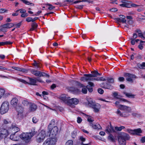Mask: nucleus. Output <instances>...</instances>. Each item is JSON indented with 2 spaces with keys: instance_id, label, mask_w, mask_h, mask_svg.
<instances>
[{
  "instance_id": "1",
  "label": "nucleus",
  "mask_w": 145,
  "mask_h": 145,
  "mask_svg": "<svg viewBox=\"0 0 145 145\" xmlns=\"http://www.w3.org/2000/svg\"><path fill=\"white\" fill-rule=\"evenodd\" d=\"M55 122L54 120H51L48 127V132L50 138H56V137L58 133V128L57 126H54Z\"/></svg>"
},
{
  "instance_id": "2",
  "label": "nucleus",
  "mask_w": 145,
  "mask_h": 145,
  "mask_svg": "<svg viewBox=\"0 0 145 145\" xmlns=\"http://www.w3.org/2000/svg\"><path fill=\"white\" fill-rule=\"evenodd\" d=\"M130 138V136L128 134L123 132L119 133L118 136V141L120 145H126V140H129Z\"/></svg>"
},
{
  "instance_id": "3",
  "label": "nucleus",
  "mask_w": 145,
  "mask_h": 145,
  "mask_svg": "<svg viewBox=\"0 0 145 145\" xmlns=\"http://www.w3.org/2000/svg\"><path fill=\"white\" fill-rule=\"evenodd\" d=\"M9 103L7 101L3 103L0 108V111L1 114H3L7 112L9 108Z\"/></svg>"
},
{
  "instance_id": "4",
  "label": "nucleus",
  "mask_w": 145,
  "mask_h": 145,
  "mask_svg": "<svg viewBox=\"0 0 145 145\" xmlns=\"http://www.w3.org/2000/svg\"><path fill=\"white\" fill-rule=\"evenodd\" d=\"M84 76H86L87 81L96 80L97 81H105L106 80L105 78L103 77H101L93 78L89 75V74H84Z\"/></svg>"
},
{
  "instance_id": "5",
  "label": "nucleus",
  "mask_w": 145,
  "mask_h": 145,
  "mask_svg": "<svg viewBox=\"0 0 145 145\" xmlns=\"http://www.w3.org/2000/svg\"><path fill=\"white\" fill-rule=\"evenodd\" d=\"M124 76L127 81L132 83L133 82V79L137 78V76L135 75L129 73H125Z\"/></svg>"
},
{
  "instance_id": "6",
  "label": "nucleus",
  "mask_w": 145,
  "mask_h": 145,
  "mask_svg": "<svg viewBox=\"0 0 145 145\" xmlns=\"http://www.w3.org/2000/svg\"><path fill=\"white\" fill-rule=\"evenodd\" d=\"M56 140L55 138H48L45 141L43 145H55Z\"/></svg>"
},
{
  "instance_id": "7",
  "label": "nucleus",
  "mask_w": 145,
  "mask_h": 145,
  "mask_svg": "<svg viewBox=\"0 0 145 145\" xmlns=\"http://www.w3.org/2000/svg\"><path fill=\"white\" fill-rule=\"evenodd\" d=\"M79 100L76 98H72L67 101V105L72 107H74L73 105H76L79 103Z\"/></svg>"
},
{
  "instance_id": "8",
  "label": "nucleus",
  "mask_w": 145,
  "mask_h": 145,
  "mask_svg": "<svg viewBox=\"0 0 145 145\" xmlns=\"http://www.w3.org/2000/svg\"><path fill=\"white\" fill-rule=\"evenodd\" d=\"M126 131L128 133L133 135H139V134L142 133V131L140 128H138L134 130L128 129H127Z\"/></svg>"
},
{
  "instance_id": "9",
  "label": "nucleus",
  "mask_w": 145,
  "mask_h": 145,
  "mask_svg": "<svg viewBox=\"0 0 145 145\" xmlns=\"http://www.w3.org/2000/svg\"><path fill=\"white\" fill-rule=\"evenodd\" d=\"M25 141L26 142H28L31 139L30 134L29 133H23L20 135V138Z\"/></svg>"
},
{
  "instance_id": "10",
  "label": "nucleus",
  "mask_w": 145,
  "mask_h": 145,
  "mask_svg": "<svg viewBox=\"0 0 145 145\" xmlns=\"http://www.w3.org/2000/svg\"><path fill=\"white\" fill-rule=\"evenodd\" d=\"M8 134V132L7 129L4 128L0 129V137L1 139L7 137Z\"/></svg>"
},
{
  "instance_id": "11",
  "label": "nucleus",
  "mask_w": 145,
  "mask_h": 145,
  "mask_svg": "<svg viewBox=\"0 0 145 145\" xmlns=\"http://www.w3.org/2000/svg\"><path fill=\"white\" fill-rule=\"evenodd\" d=\"M118 108L121 110L125 111L126 112H125L127 113L131 112L132 110L130 107L121 105H120Z\"/></svg>"
},
{
  "instance_id": "12",
  "label": "nucleus",
  "mask_w": 145,
  "mask_h": 145,
  "mask_svg": "<svg viewBox=\"0 0 145 145\" xmlns=\"http://www.w3.org/2000/svg\"><path fill=\"white\" fill-rule=\"evenodd\" d=\"M90 107L93 109L94 112L96 113H98L99 112L101 108V106L99 104L95 103Z\"/></svg>"
},
{
  "instance_id": "13",
  "label": "nucleus",
  "mask_w": 145,
  "mask_h": 145,
  "mask_svg": "<svg viewBox=\"0 0 145 145\" xmlns=\"http://www.w3.org/2000/svg\"><path fill=\"white\" fill-rule=\"evenodd\" d=\"M101 86L104 88L111 90L113 88V87L107 83H102L100 84Z\"/></svg>"
},
{
  "instance_id": "14",
  "label": "nucleus",
  "mask_w": 145,
  "mask_h": 145,
  "mask_svg": "<svg viewBox=\"0 0 145 145\" xmlns=\"http://www.w3.org/2000/svg\"><path fill=\"white\" fill-rule=\"evenodd\" d=\"M10 138L12 140L18 141L20 139V135L16 133H14L10 135Z\"/></svg>"
},
{
  "instance_id": "15",
  "label": "nucleus",
  "mask_w": 145,
  "mask_h": 145,
  "mask_svg": "<svg viewBox=\"0 0 145 145\" xmlns=\"http://www.w3.org/2000/svg\"><path fill=\"white\" fill-rule=\"evenodd\" d=\"M130 1L126 0H122L121 2L123 3L122 4H120V6L123 7H126L127 8H131V6L129 4Z\"/></svg>"
},
{
  "instance_id": "16",
  "label": "nucleus",
  "mask_w": 145,
  "mask_h": 145,
  "mask_svg": "<svg viewBox=\"0 0 145 145\" xmlns=\"http://www.w3.org/2000/svg\"><path fill=\"white\" fill-rule=\"evenodd\" d=\"M37 108V106L35 104L31 103L29 104V110L30 112H33L36 110Z\"/></svg>"
},
{
  "instance_id": "17",
  "label": "nucleus",
  "mask_w": 145,
  "mask_h": 145,
  "mask_svg": "<svg viewBox=\"0 0 145 145\" xmlns=\"http://www.w3.org/2000/svg\"><path fill=\"white\" fill-rule=\"evenodd\" d=\"M60 98L61 100L65 102H67V101L70 98V97H69L67 95L63 94L60 96Z\"/></svg>"
},
{
  "instance_id": "18",
  "label": "nucleus",
  "mask_w": 145,
  "mask_h": 145,
  "mask_svg": "<svg viewBox=\"0 0 145 145\" xmlns=\"http://www.w3.org/2000/svg\"><path fill=\"white\" fill-rule=\"evenodd\" d=\"M18 103V100L16 98H14L11 100L10 103L13 106L16 107Z\"/></svg>"
},
{
  "instance_id": "19",
  "label": "nucleus",
  "mask_w": 145,
  "mask_h": 145,
  "mask_svg": "<svg viewBox=\"0 0 145 145\" xmlns=\"http://www.w3.org/2000/svg\"><path fill=\"white\" fill-rule=\"evenodd\" d=\"M105 131L106 133H114L115 132L113 128L111 125H108L106 127Z\"/></svg>"
},
{
  "instance_id": "20",
  "label": "nucleus",
  "mask_w": 145,
  "mask_h": 145,
  "mask_svg": "<svg viewBox=\"0 0 145 145\" xmlns=\"http://www.w3.org/2000/svg\"><path fill=\"white\" fill-rule=\"evenodd\" d=\"M89 125L95 129L100 130L101 129V127L99 124L97 123L94 125L92 123H90Z\"/></svg>"
},
{
  "instance_id": "21",
  "label": "nucleus",
  "mask_w": 145,
  "mask_h": 145,
  "mask_svg": "<svg viewBox=\"0 0 145 145\" xmlns=\"http://www.w3.org/2000/svg\"><path fill=\"white\" fill-rule=\"evenodd\" d=\"M116 113L121 117H127L129 115V114L128 113L126 112L122 113L121 111L119 110H118Z\"/></svg>"
},
{
  "instance_id": "22",
  "label": "nucleus",
  "mask_w": 145,
  "mask_h": 145,
  "mask_svg": "<svg viewBox=\"0 0 145 145\" xmlns=\"http://www.w3.org/2000/svg\"><path fill=\"white\" fill-rule=\"evenodd\" d=\"M14 26V24L12 23H7L2 25L1 28H10Z\"/></svg>"
},
{
  "instance_id": "23",
  "label": "nucleus",
  "mask_w": 145,
  "mask_h": 145,
  "mask_svg": "<svg viewBox=\"0 0 145 145\" xmlns=\"http://www.w3.org/2000/svg\"><path fill=\"white\" fill-rule=\"evenodd\" d=\"M31 72L36 76L40 77L41 72L36 70H32L31 71Z\"/></svg>"
},
{
  "instance_id": "24",
  "label": "nucleus",
  "mask_w": 145,
  "mask_h": 145,
  "mask_svg": "<svg viewBox=\"0 0 145 145\" xmlns=\"http://www.w3.org/2000/svg\"><path fill=\"white\" fill-rule=\"evenodd\" d=\"M91 74H89V75L91 76V77L93 78L97 77L98 76H101V74L99 73L98 72L96 71H94L91 72Z\"/></svg>"
},
{
  "instance_id": "25",
  "label": "nucleus",
  "mask_w": 145,
  "mask_h": 145,
  "mask_svg": "<svg viewBox=\"0 0 145 145\" xmlns=\"http://www.w3.org/2000/svg\"><path fill=\"white\" fill-rule=\"evenodd\" d=\"M86 99L88 102V105L90 107L95 103L94 101H93L92 99L91 98L87 97L86 98Z\"/></svg>"
},
{
  "instance_id": "26",
  "label": "nucleus",
  "mask_w": 145,
  "mask_h": 145,
  "mask_svg": "<svg viewBox=\"0 0 145 145\" xmlns=\"http://www.w3.org/2000/svg\"><path fill=\"white\" fill-rule=\"evenodd\" d=\"M12 68L13 69H15L17 71H20L22 72H27V70L26 69H21L16 67H12Z\"/></svg>"
},
{
  "instance_id": "27",
  "label": "nucleus",
  "mask_w": 145,
  "mask_h": 145,
  "mask_svg": "<svg viewBox=\"0 0 145 145\" xmlns=\"http://www.w3.org/2000/svg\"><path fill=\"white\" fill-rule=\"evenodd\" d=\"M29 80V84L31 85H36V80L34 79L29 78H28Z\"/></svg>"
},
{
  "instance_id": "28",
  "label": "nucleus",
  "mask_w": 145,
  "mask_h": 145,
  "mask_svg": "<svg viewBox=\"0 0 145 145\" xmlns=\"http://www.w3.org/2000/svg\"><path fill=\"white\" fill-rule=\"evenodd\" d=\"M10 129L12 130V131H15L14 133H16L20 130L19 128L15 125H12L10 127Z\"/></svg>"
},
{
  "instance_id": "29",
  "label": "nucleus",
  "mask_w": 145,
  "mask_h": 145,
  "mask_svg": "<svg viewBox=\"0 0 145 145\" xmlns=\"http://www.w3.org/2000/svg\"><path fill=\"white\" fill-rule=\"evenodd\" d=\"M80 87L82 88V91L84 94H86L87 92V88L86 87H85L83 85L81 84Z\"/></svg>"
},
{
  "instance_id": "30",
  "label": "nucleus",
  "mask_w": 145,
  "mask_h": 145,
  "mask_svg": "<svg viewBox=\"0 0 145 145\" xmlns=\"http://www.w3.org/2000/svg\"><path fill=\"white\" fill-rule=\"evenodd\" d=\"M115 20L119 22H122V23H126L127 21L125 19H122L121 18H116L115 19Z\"/></svg>"
},
{
  "instance_id": "31",
  "label": "nucleus",
  "mask_w": 145,
  "mask_h": 145,
  "mask_svg": "<svg viewBox=\"0 0 145 145\" xmlns=\"http://www.w3.org/2000/svg\"><path fill=\"white\" fill-rule=\"evenodd\" d=\"M16 109L18 112H23L24 108L22 106H18L16 107Z\"/></svg>"
},
{
  "instance_id": "32",
  "label": "nucleus",
  "mask_w": 145,
  "mask_h": 145,
  "mask_svg": "<svg viewBox=\"0 0 145 145\" xmlns=\"http://www.w3.org/2000/svg\"><path fill=\"white\" fill-rule=\"evenodd\" d=\"M137 32L138 33V36L143 40L145 39V37L144 36L141 31L140 30L137 31Z\"/></svg>"
},
{
  "instance_id": "33",
  "label": "nucleus",
  "mask_w": 145,
  "mask_h": 145,
  "mask_svg": "<svg viewBox=\"0 0 145 145\" xmlns=\"http://www.w3.org/2000/svg\"><path fill=\"white\" fill-rule=\"evenodd\" d=\"M108 139L112 142H115L116 139L112 134H110L108 137Z\"/></svg>"
},
{
  "instance_id": "34",
  "label": "nucleus",
  "mask_w": 145,
  "mask_h": 145,
  "mask_svg": "<svg viewBox=\"0 0 145 145\" xmlns=\"http://www.w3.org/2000/svg\"><path fill=\"white\" fill-rule=\"evenodd\" d=\"M5 93V89L3 88H0V99L1 98Z\"/></svg>"
},
{
  "instance_id": "35",
  "label": "nucleus",
  "mask_w": 145,
  "mask_h": 145,
  "mask_svg": "<svg viewBox=\"0 0 145 145\" xmlns=\"http://www.w3.org/2000/svg\"><path fill=\"white\" fill-rule=\"evenodd\" d=\"M23 112H18L17 117L19 119H22L24 117Z\"/></svg>"
},
{
  "instance_id": "36",
  "label": "nucleus",
  "mask_w": 145,
  "mask_h": 145,
  "mask_svg": "<svg viewBox=\"0 0 145 145\" xmlns=\"http://www.w3.org/2000/svg\"><path fill=\"white\" fill-rule=\"evenodd\" d=\"M124 93L125 95L129 98H134L135 95L131 93H127L125 92H124Z\"/></svg>"
},
{
  "instance_id": "37",
  "label": "nucleus",
  "mask_w": 145,
  "mask_h": 145,
  "mask_svg": "<svg viewBox=\"0 0 145 145\" xmlns=\"http://www.w3.org/2000/svg\"><path fill=\"white\" fill-rule=\"evenodd\" d=\"M12 42L10 41H5V42H0V46H3L4 45H10Z\"/></svg>"
},
{
  "instance_id": "38",
  "label": "nucleus",
  "mask_w": 145,
  "mask_h": 145,
  "mask_svg": "<svg viewBox=\"0 0 145 145\" xmlns=\"http://www.w3.org/2000/svg\"><path fill=\"white\" fill-rule=\"evenodd\" d=\"M22 104L24 106H26L29 104V102L27 100L23 99L22 101Z\"/></svg>"
},
{
  "instance_id": "39",
  "label": "nucleus",
  "mask_w": 145,
  "mask_h": 145,
  "mask_svg": "<svg viewBox=\"0 0 145 145\" xmlns=\"http://www.w3.org/2000/svg\"><path fill=\"white\" fill-rule=\"evenodd\" d=\"M33 65L37 68H39L40 67V64L39 63H37L35 60L34 61V63H33Z\"/></svg>"
},
{
  "instance_id": "40",
  "label": "nucleus",
  "mask_w": 145,
  "mask_h": 145,
  "mask_svg": "<svg viewBox=\"0 0 145 145\" xmlns=\"http://www.w3.org/2000/svg\"><path fill=\"white\" fill-rule=\"evenodd\" d=\"M32 131H34L33 132L32 131V132H31L30 133H29L30 134V137H31V138L32 137H33L34 135H35L37 133L36 131H35V129H33V130H32Z\"/></svg>"
},
{
  "instance_id": "41",
  "label": "nucleus",
  "mask_w": 145,
  "mask_h": 145,
  "mask_svg": "<svg viewBox=\"0 0 145 145\" xmlns=\"http://www.w3.org/2000/svg\"><path fill=\"white\" fill-rule=\"evenodd\" d=\"M39 134H40V135L42 137H43L45 138L46 136L45 131L44 130H41V131L39 133Z\"/></svg>"
},
{
  "instance_id": "42",
  "label": "nucleus",
  "mask_w": 145,
  "mask_h": 145,
  "mask_svg": "<svg viewBox=\"0 0 145 145\" xmlns=\"http://www.w3.org/2000/svg\"><path fill=\"white\" fill-rule=\"evenodd\" d=\"M21 1L27 5H31L32 6L34 5L33 4L25 0H21Z\"/></svg>"
},
{
  "instance_id": "43",
  "label": "nucleus",
  "mask_w": 145,
  "mask_h": 145,
  "mask_svg": "<svg viewBox=\"0 0 145 145\" xmlns=\"http://www.w3.org/2000/svg\"><path fill=\"white\" fill-rule=\"evenodd\" d=\"M125 128V127L123 126H121L120 127H115V129L118 131H121L122 129Z\"/></svg>"
},
{
  "instance_id": "44",
  "label": "nucleus",
  "mask_w": 145,
  "mask_h": 145,
  "mask_svg": "<svg viewBox=\"0 0 145 145\" xmlns=\"http://www.w3.org/2000/svg\"><path fill=\"white\" fill-rule=\"evenodd\" d=\"M41 76L45 77L47 78H49V75L44 72H41L40 77Z\"/></svg>"
},
{
  "instance_id": "45",
  "label": "nucleus",
  "mask_w": 145,
  "mask_h": 145,
  "mask_svg": "<svg viewBox=\"0 0 145 145\" xmlns=\"http://www.w3.org/2000/svg\"><path fill=\"white\" fill-rule=\"evenodd\" d=\"M65 145H73V142L72 140H69L66 143Z\"/></svg>"
},
{
  "instance_id": "46",
  "label": "nucleus",
  "mask_w": 145,
  "mask_h": 145,
  "mask_svg": "<svg viewBox=\"0 0 145 145\" xmlns=\"http://www.w3.org/2000/svg\"><path fill=\"white\" fill-rule=\"evenodd\" d=\"M36 140L37 142H42L43 140V139H42L39 136H38L37 135V136Z\"/></svg>"
},
{
  "instance_id": "47",
  "label": "nucleus",
  "mask_w": 145,
  "mask_h": 145,
  "mask_svg": "<svg viewBox=\"0 0 145 145\" xmlns=\"http://www.w3.org/2000/svg\"><path fill=\"white\" fill-rule=\"evenodd\" d=\"M140 44L138 45V48L140 50H142L143 49V47L142 46V45L141 44V43L143 42H145V41H144L140 40Z\"/></svg>"
},
{
  "instance_id": "48",
  "label": "nucleus",
  "mask_w": 145,
  "mask_h": 145,
  "mask_svg": "<svg viewBox=\"0 0 145 145\" xmlns=\"http://www.w3.org/2000/svg\"><path fill=\"white\" fill-rule=\"evenodd\" d=\"M87 120L88 121L90 122H92L94 121L93 119L90 116L88 117Z\"/></svg>"
},
{
  "instance_id": "49",
  "label": "nucleus",
  "mask_w": 145,
  "mask_h": 145,
  "mask_svg": "<svg viewBox=\"0 0 145 145\" xmlns=\"http://www.w3.org/2000/svg\"><path fill=\"white\" fill-rule=\"evenodd\" d=\"M32 121L33 123H35L38 122V119L36 117H33V118Z\"/></svg>"
},
{
  "instance_id": "50",
  "label": "nucleus",
  "mask_w": 145,
  "mask_h": 145,
  "mask_svg": "<svg viewBox=\"0 0 145 145\" xmlns=\"http://www.w3.org/2000/svg\"><path fill=\"white\" fill-rule=\"evenodd\" d=\"M31 27H33L35 29L37 27V23L35 22H33L31 24Z\"/></svg>"
},
{
  "instance_id": "51",
  "label": "nucleus",
  "mask_w": 145,
  "mask_h": 145,
  "mask_svg": "<svg viewBox=\"0 0 145 145\" xmlns=\"http://www.w3.org/2000/svg\"><path fill=\"white\" fill-rule=\"evenodd\" d=\"M113 95V96L116 99H118L119 98L118 97L119 96L118 95V93L117 92L114 93Z\"/></svg>"
},
{
  "instance_id": "52",
  "label": "nucleus",
  "mask_w": 145,
  "mask_h": 145,
  "mask_svg": "<svg viewBox=\"0 0 145 145\" xmlns=\"http://www.w3.org/2000/svg\"><path fill=\"white\" fill-rule=\"evenodd\" d=\"M108 82L110 83H113L114 82V80L112 78H110L107 80Z\"/></svg>"
},
{
  "instance_id": "53",
  "label": "nucleus",
  "mask_w": 145,
  "mask_h": 145,
  "mask_svg": "<svg viewBox=\"0 0 145 145\" xmlns=\"http://www.w3.org/2000/svg\"><path fill=\"white\" fill-rule=\"evenodd\" d=\"M47 5L49 6L48 9L50 10H52L55 8V7L53 6L52 5L50 4H47Z\"/></svg>"
},
{
  "instance_id": "54",
  "label": "nucleus",
  "mask_w": 145,
  "mask_h": 145,
  "mask_svg": "<svg viewBox=\"0 0 145 145\" xmlns=\"http://www.w3.org/2000/svg\"><path fill=\"white\" fill-rule=\"evenodd\" d=\"M98 91L100 94H102L104 93V90L101 88H99L98 89Z\"/></svg>"
},
{
  "instance_id": "55",
  "label": "nucleus",
  "mask_w": 145,
  "mask_h": 145,
  "mask_svg": "<svg viewBox=\"0 0 145 145\" xmlns=\"http://www.w3.org/2000/svg\"><path fill=\"white\" fill-rule=\"evenodd\" d=\"M3 123L5 124H7L9 123H10V121H8L6 119H4L3 121Z\"/></svg>"
},
{
  "instance_id": "56",
  "label": "nucleus",
  "mask_w": 145,
  "mask_h": 145,
  "mask_svg": "<svg viewBox=\"0 0 145 145\" xmlns=\"http://www.w3.org/2000/svg\"><path fill=\"white\" fill-rule=\"evenodd\" d=\"M7 11V10L5 9L1 8L0 9V13H3Z\"/></svg>"
},
{
  "instance_id": "57",
  "label": "nucleus",
  "mask_w": 145,
  "mask_h": 145,
  "mask_svg": "<svg viewBox=\"0 0 145 145\" xmlns=\"http://www.w3.org/2000/svg\"><path fill=\"white\" fill-rule=\"evenodd\" d=\"M26 21L28 22H33V18L31 17H28L26 18Z\"/></svg>"
},
{
  "instance_id": "58",
  "label": "nucleus",
  "mask_w": 145,
  "mask_h": 145,
  "mask_svg": "<svg viewBox=\"0 0 145 145\" xmlns=\"http://www.w3.org/2000/svg\"><path fill=\"white\" fill-rule=\"evenodd\" d=\"M21 22H20L14 25L16 26V28H19L21 25Z\"/></svg>"
},
{
  "instance_id": "59",
  "label": "nucleus",
  "mask_w": 145,
  "mask_h": 145,
  "mask_svg": "<svg viewBox=\"0 0 145 145\" xmlns=\"http://www.w3.org/2000/svg\"><path fill=\"white\" fill-rule=\"evenodd\" d=\"M28 16V14L27 13H24L22 14L21 15V17L23 18H25L27 17Z\"/></svg>"
},
{
  "instance_id": "60",
  "label": "nucleus",
  "mask_w": 145,
  "mask_h": 145,
  "mask_svg": "<svg viewBox=\"0 0 145 145\" xmlns=\"http://www.w3.org/2000/svg\"><path fill=\"white\" fill-rule=\"evenodd\" d=\"M19 10H17L16 11L15 13H13L12 14V16H16L18 15V12L19 11Z\"/></svg>"
},
{
  "instance_id": "61",
  "label": "nucleus",
  "mask_w": 145,
  "mask_h": 145,
  "mask_svg": "<svg viewBox=\"0 0 145 145\" xmlns=\"http://www.w3.org/2000/svg\"><path fill=\"white\" fill-rule=\"evenodd\" d=\"M79 139L82 141V144H83V142H84L86 140L85 138L83 137H80Z\"/></svg>"
},
{
  "instance_id": "62",
  "label": "nucleus",
  "mask_w": 145,
  "mask_h": 145,
  "mask_svg": "<svg viewBox=\"0 0 145 145\" xmlns=\"http://www.w3.org/2000/svg\"><path fill=\"white\" fill-rule=\"evenodd\" d=\"M124 101L125 102H127L128 103H131V102L126 100L125 99H123V98H121L120 99V101Z\"/></svg>"
},
{
  "instance_id": "63",
  "label": "nucleus",
  "mask_w": 145,
  "mask_h": 145,
  "mask_svg": "<svg viewBox=\"0 0 145 145\" xmlns=\"http://www.w3.org/2000/svg\"><path fill=\"white\" fill-rule=\"evenodd\" d=\"M89 86H86L87 88L88 89V91L89 92H91L93 90V89L92 88H89Z\"/></svg>"
},
{
  "instance_id": "64",
  "label": "nucleus",
  "mask_w": 145,
  "mask_h": 145,
  "mask_svg": "<svg viewBox=\"0 0 145 145\" xmlns=\"http://www.w3.org/2000/svg\"><path fill=\"white\" fill-rule=\"evenodd\" d=\"M18 80L20 82H23L24 84L27 83V82L24 80L21 79H18Z\"/></svg>"
}]
</instances>
